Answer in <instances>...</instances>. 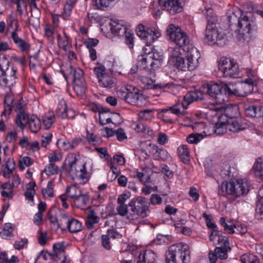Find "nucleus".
Masks as SVG:
<instances>
[{
    "instance_id": "1",
    "label": "nucleus",
    "mask_w": 263,
    "mask_h": 263,
    "mask_svg": "<svg viewBox=\"0 0 263 263\" xmlns=\"http://www.w3.org/2000/svg\"><path fill=\"white\" fill-rule=\"evenodd\" d=\"M202 94L198 91L186 93L181 100H178L173 105L161 110L159 115L161 119L166 123L173 124L176 117L183 115L185 109L194 101L202 99Z\"/></svg>"
},
{
    "instance_id": "2",
    "label": "nucleus",
    "mask_w": 263,
    "mask_h": 263,
    "mask_svg": "<svg viewBox=\"0 0 263 263\" xmlns=\"http://www.w3.org/2000/svg\"><path fill=\"white\" fill-rule=\"evenodd\" d=\"M67 160L68 166L66 168V171L71 179L77 180L81 184L86 183L89 177L86 170V163L84 161L79 160L74 153L69 154Z\"/></svg>"
},
{
    "instance_id": "3",
    "label": "nucleus",
    "mask_w": 263,
    "mask_h": 263,
    "mask_svg": "<svg viewBox=\"0 0 263 263\" xmlns=\"http://www.w3.org/2000/svg\"><path fill=\"white\" fill-rule=\"evenodd\" d=\"M216 17H207V25L204 32V39L210 45L223 46L226 43L225 34L217 26Z\"/></svg>"
},
{
    "instance_id": "4",
    "label": "nucleus",
    "mask_w": 263,
    "mask_h": 263,
    "mask_svg": "<svg viewBox=\"0 0 263 263\" xmlns=\"http://www.w3.org/2000/svg\"><path fill=\"white\" fill-rule=\"evenodd\" d=\"M166 263H188L190 260L189 247L183 243H178L169 248L166 253Z\"/></svg>"
},
{
    "instance_id": "5",
    "label": "nucleus",
    "mask_w": 263,
    "mask_h": 263,
    "mask_svg": "<svg viewBox=\"0 0 263 263\" xmlns=\"http://www.w3.org/2000/svg\"><path fill=\"white\" fill-rule=\"evenodd\" d=\"M138 65L141 68L147 70L151 73L159 68L163 62V55L157 51L139 55L138 57Z\"/></svg>"
},
{
    "instance_id": "6",
    "label": "nucleus",
    "mask_w": 263,
    "mask_h": 263,
    "mask_svg": "<svg viewBox=\"0 0 263 263\" xmlns=\"http://www.w3.org/2000/svg\"><path fill=\"white\" fill-rule=\"evenodd\" d=\"M65 248L64 242L54 243L52 246V252L42 250L37 256L34 263H36L41 257L45 260H51L53 263H69V260L66 256Z\"/></svg>"
},
{
    "instance_id": "7",
    "label": "nucleus",
    "mask_w": 263,
    "mask_h": 263,
    "mask_svg": "<svg viewBox=\"0 0 263 263\" xmlns=\"http://www.w3.org/2000/svg\"><path fill=\"white\" fill-rule=\"evenodd\" d=\"M222 192L239 197L248 194L250 190L249 183L244 179H238L235 182H223L221 185Z\"/></svg>"
},
{
    "instance_id": "8",
    "label": "nucleus",
    "mask_w": 263,
    "mask_h": 263,
    "mask_svg": "<svg viewBox=\"0 0 263 263\" xmlns=\"http://www.w3.org/2000/svg\"><path fill=\"white\" fill-rule=\"evenodd\" d=\"M206 89V93L217 104H222L228 101L229 96H231V86L228 85L222 86L217 83L208 84Z\"/></svg>"
},
{
    "instance_id": "9",
    "label": "nucleus",
    "mask_w": 263,
    "mask_h": 263,
    "mask_svg": "<svg viewBox=\"0 0 263 263\" xmlns=\"http://www.w3.org/2000/svg\"><path fill=\"white\" fill-rule=\"evenodd\" d=\"M237 26L238 33L242 35L245 40H252L257 36V25L254 21L250 20L248 16H241L238 20Z\"/></svg>"
},
{
    "instance_id": "10",
    "label": "nucleus",
    "mask_w": 263,
    "mask_h": 263,
    "mask_svg": "<svg viewBox=\"0 0 263 263\" xmlns=\"http://www.w3.org/2000/svg\"><path fill=\"white\" fill-rule=\"evenodd\" d=\"M218 68L224 78H236L239 76L238 65L233 59L222 57L219 62Z\"/></svg>"
},
{
    "instance_id": "11",
    "label": "nucleus",
    "mask_w": 263,
    "mask_h": 263,
    "mask_svg": "<svg viewBox=\"0 0 263 263\" xmlns=\"http://www.w3.org/2000/svg\"><path fill=\"white\" fill-rule=\"evenodd\" d=\"M93 71L96 74L99 85L103 88H111L115 87L117 83L116 79L112 74L106 71L103 65H98L94 67Z\"/></svg>"
},
{
    "instance_id": "12",
    "label": "nucleus",
    "mask_w": 263,
    "mask_h": 263,
    "mask_svg": "<svg viewBox=\"0 0 263 263\" xmlns=\"http://www.w3.org/2000/svg\"><path fill=\"white\" fill-rule=\"evenodd\" d=\"M101 30L105 34L111 33L115 35L123 36L127 27L122 20H110L105 21L101 26Z\"/></svg>"
},
{
    "instance_id": "13",
    "label": "nucleus",
    "mask_w": 263,
    "mask_h": 263,
    "mask_svg": "<svg viewBox=\"0 0 263 263\" xmlns=\"http://www.w3.org/2000/svg\"><path fill=\"white\" fill-rule=\"evenodd\" d=\"M69 68V74L73 79V89L78 96H81L85 93L87 89L83 71L79 68H73L72 66Z\"/></svg>"
},
{
    "instance_id": "14",
    "label": "nucleus",
    "mask_w": 263,
    "mask_h": 263,
    "mask_svg": "<svg viewBox=\"0 0 263 263\" xmlns=\"http://www.w3.org/2000/svg\"><path fill=\"white\" fill-rule=\"evenodd\" d=\"M170 39L179 47L187 45L190 42L189 37L181 29L173 24H171L166 30Z\"/></svg>"
},
{
    "instance_id": "15",
    "label": "nucleus",
    "mask_w": 263,
    "mask_h": 263,
    "mask_svg": "<svg viewBox=\"0 0 263 263\" xmlns=\"http://www.w3.org/2000/svg\"><path fill=\"white\" fill-rule=\"evenodd\" d=\"M256 85V79L253 76V78L247 79L243 82L239 84L236 88H234L233 85H230L231 90L230 95H234L237 97H246L248 94L251 93L253 90L254 85Z\"/></svg>"
},
{
    "instance_id": "16",
    "label": "nucleus",
    "mask_w": 263,
    "mask_h": 263,
    "mask_svg": "<svg viewBox=\"0 0 263 263\" xmlns=\"http://www.w3.org/2000/svg\"><path fill=\"white\" fill-rule=\"evenodd\" d=\"M137 34L142 40L146 42L147 46H149L155 40L160 36V33L155 28L145 29L142 24H139L137 28Z\"/></svg>"
},
{
    "instance_id": "17",
    "label": "nucleus",
    "mask_w": 263,
    "mask_h": 263,
    "mask_svg": "<svg viewBox=\"0 0 263 263\" xmlns=\"http://www.w3.org/2000/svg\"><path fill=\"white\" fill-rule=\"evenodd\" d=\"M126 92H121V97L127 103L137 106H141L145 102V99L144 96L140 93V90L134 88L132 91H128Z\"/></svg>"
},
{
    "instance_id": "18",
    "label": "nucleus",
    "mask_w": 263,
    "mask_h": 263,
    "mask_svg": "<svg viewBox=\"0 0 263 263\" xmlns=\"http://www.w3.org/2000/svg\"><path fill=\"white\" fill-rule=\"evenodd\" d=\"M187 65L180 66L183 68V71H192L195 70L198 66L199 59L200 54L198 49L195 47H192L187 52Z\"/></svg>"
},
{
    "instance_id": "19",
    "label": "nucleus",
    "mask_w": 263,
    "mask_h": 263,
    "mask_svg": "<svg viewBox=\"0 0 263 263\" xmlns=\"http://www.w3.org/2000/svg\"><path fill=\"white\" fill-rule=\"evenodd\" d=\"M185 0H158L159 5L171 14L182 11Z\"/></svg>"
},
{
    "instance_id": "20",
    "label": "nucleus",
    "mask_w": 263,
    "mask_h": 263,
    "mask_svg": "<svg viewBox=\"0 0 263 263\" xmlns=\"http://www.w3.org/2000/svg\"><path fill=\"white\" fill-rule=\"evenodd\" d=\"M56 114L58 117L62 119H73L76 114L75 111L70 108H68L66 102L64 99H61L56 109Z\"/></svg>"
},
{
    "instance_id": "21",
    "label": "nucleus",
    "mask_w": 263,
    "mask_h": 263,
    "mask_svg": "<svg viewBox=\"0 0 263 263\" xmlns=\"http://www.w3.org/2000/svg\"><path fill=\"white\" fill-rule=\"evenodd\" d=\"M156 255L151 250L137 252L134 261L136 263H155Z\"/></svg>"
},
{
    "instance_id": "22",
    "label": "nucleus",
    "mask_w": 263,
    "mask_h": 263,
    "mask_svg": "<svg viewBox=\"0 0 263 263\" xmlns=\"http://www.w3.org/2000/svg\"><path fill=\"white\" fill-rule=\"evenodd\" d=\"M245 114L252 118H261L263 117V106L254 104L246 105Z\"/></svg>"
},
{
    "instance_id": "23",
    "label": "nucleus",
    "mask_w": 263,
    "mask_h": 263,
    "mask_svg": "<svg viewBox=\"0 0 263 263\" xmlns=\"http://www.w3.org/2000/svg\"><path fill=\"white\" fill-rule=\"evenodd\" d=\"M169 58L171 62L174 65L178 63L181 59L183 57L184 50L182 47H170L168 49Z\"/></svg>"
},
{
    "instance_id": "24",
    "label": "nucleus",
    "mask_w": 263,
    "mask_h": 263,
    "mask_svg": "<svg viewBox=\"0 0 263 263\" xmlns=\"http://www.w3.org/2000/svg\"><path fill=\"white\" fill-rule=\"evenodd\" d=\"M141 81L143 84H146L149 88L154 89H164L166 88H170L172 84L170 83L159 82L157 84H154V81L150 78L146 76H142Z\"/></svg>"
},
{
    "instance_id": "25",
    "label": "nucleus",
    "mask_w": 263,
    "mask_h": 263,
    "mask_svg": "<svg viewBox=\"0 0 263 263\" xmlns=\"http://www.w3.org/2000/svg\"><path fill=\"white\" fill-rule=\"evenodd\" d=\"M11 37L14 43L17 45V47L22 52H26L29 49L30 45L25 40L18 36L16 30L11 32Z\"/></svg>"
},
{
    "instance_id": "26",
    "label": "nucleus",
    "mask_w": 263,
    "mask_h": 263,
    "mask_svg": "<svg viewBox=\"0 0 263 263\" xmlns=\"http://www.w3.org/2000/svg\"><path fill=\"white\" fill-rule=\"evenodd\" d=\"M131 201L135 204L138 203L142 206V211L140 213L141 218H145L149 215L150 211L148 206L147 205V199L145 197L138 196Z\"/></svg>"
},
{
    "instance_id": "27",
    "label": "nucleus",
    "mask_w": 263,
    "mask_h": 263,
    "mask_svg": "<svg viewBox=\"0 0 263 263\" xmlns=\"http://www.w3.org/2000/svg\"><path fill=\"white\" fill-rule=\"evenodd\" d=\"M225 244L217 247L215 249V252L220 259H225L228 258V252L231 250L229 247L228 238H224Z\"/></svg>"
},
{
    "instance_id": "28",
    "label": "nucleus",
    "mask_w": 263,
    "mask_h": 263,
    "mask_svg": "<svg viewBox=\"0 0 263 263\" xmlns=\"http://www.w3.org/2000/svg\"><path fill=\"white\" fill-rule=\"evenodd\" d=\"M6 64H2V60L0 61V86L2 87H8L10 89V87L13 85V78H10L8 80L5 76L4 68Z\"/></svg>"
},
{
    "instance_id": "29",
    "label": "nucleus",
    "mask_w": 263,
    "mask_h": 263,
    "mask_svg": "<svg viewBox=\"0 0 263 263\" xmlns=\"http://www.w3.org/2000/svg\"><path fill=\"white\" fill-rule=\"evenodd\" d=\"M9 62L6 59L2 60V64H6V67L4 68L5 77L8 80H10V78H13L14 85L16 83L17 79L16 76L17 68L14 66L9 67Z\"/></svg>"
},
{
    "instance_id": "30",
    "label": "nucleus",
    "mask_w": 263,
    "mask_h": 263,
    "mask_svg": "<svg viewBox=\"0 0 263 263\" xmlns=\"http://www.w3.org/2000/svg\"><path fill=\"white\" fill-rule=\"evenodd\" d=\"M30 116L27 111L16 114L15 123L22 130H24L28 123Z\"/></svg>"
},
{
    "instance_id": "31",
    "label": "nucleus",
    "mask_w": 263,
    "mask_h": 263,
    "mask_svg": "<svg viewBox=\"0 0 263 263\" xmlns=\"http://www.w3.org/2000/svg\"><path fill=\"white\" fill-rule=\"evenodd\" d=\"M99 113V122L101 125L111 122V118L109 117V110L103 107H98Z\"/></svg>"
},
{
    "instance_id": "32",
    "label": "nucleus",
    "mask_w": 263,
    "mask_h": 263,
    "mask_svg": "<svg viewBox=\"0 0 263 263\" xmlns=\"http://www.w3.org/2000/svg\"><path fill=\"white\" fill-rule=\"evenodd\" d=\"M3 167H4V169L1 171V173L3 177L6 178H9L15 169L14 161L8 159Z\"/></svg>"
},
{
    "instance_id": "33",
    "label": "nucleus",
    "mask_w": 263,
    "mask_h": 263,
    "mask_svg": "<svg viewBox=\"0 0 263 263\" xmlns=\"http://www.w3.org/2000/svg\"><path fill=\"white\" fill-rule=\"evenodd\" d=\"M73 203L74 205L80 209H84L87 205L89 201V197L86 194H83L82 192L75 199Z\"/></svg>"
},
{
    "instance_id": "34",
    "label": "nucleus",
    "mask_w": 263,
    "mask_h": 263,
    "mask_svg": "<svg viewBox=\"0 0 263 263\" xmlns=\"http://www.w3.org/2000/svg\"><path fill=\"white\" fill-rule=\"evenodd\" d=\"M28 124L31 131L33 133H37L41 127L40 120L34 115L30 116Z\"/></svg>"
},
{
    "instance_id": "35",
    "label": "nucleus",
    "mask_w": 263,
    "mask_h": 263,
    "mask_svg": "<svg viewBox=\"0 0 263 263\" xmlns=\"http://www.w3.org/2000/svg\"><path fill=\"white\" fill-rule=\"evenodd\" d=\"M69 232L71 233H76L82 230V223L79 220L71 218L69 221L68 226L67 228Z\"/></svg>"
},
{
    "instance_id": "36",
    "label": "nucleus",
    "mask_w": 263,
    "mask_h": 263,
    "mask_svg": "<svg viewBox=\"0 0 263 263\" xmlns=\"http://www.w3.org/2000/svg\"><path fill=\"white\" fill-rule=\"evenodd\" d=\"M133 126L134 129L138 133H146L151 136L154 135V132L146 124L142 122L135 123Z\"/></svg>"
},
{
    "instance_id": "37",
    "label": "nucleus",
    "mask_w": 263,
    "mask_h": 263,
    "mask_svg": "<svg viewBox=\"0 0 263 263\" xmlns=\"http://www.w3.org/2000/svg\"><path fill=\"white\" fill-rule=\"evenodd\" d=\"M99 218L97 215L93 211L91 210L87 216V219L85 222L86 227L88 229H91L93 227L95 224L99 222Z\"/></svg>"
},
{
    "instance_id": "38",
    "label": "nucleus",
    "mask_w": 263,
    "mask_h": 263,
    "mask_svg": "<svg viewBox=\"0 0 263 263\" xmlns=\"http://www.w3.org/2000/svg\"><path fill=\"white\" fill-rule=\"evenodd\" d=\"M71 219V217L68 213L65 212L61 213L59 220H58V228H60L63 230L65 228H67L68 226L69 221H70Z\"/></svg>"
},
{
    "instance_id": "39",
    "label": "nucleus",
    "mask_w": 263,
    "mask_h": 263,
    "mask_svg": "<svg viewBox=\"0 0 263 263\" xmlns=\"http://www.w3.org/2000/svg\"><path fill=\"white\" fill-rule=\"evenodd\" d=\"M119 0H92L93 5L96 9L105 10L109 7L112 2H118Z\"/></svg>"
},
{
    "instance_id": "40",
    "label": "nucleus",
    "mask_w": 263,
    "mask_h": 263,
    "mask_svg": "<svg viewBox=\"0 0 263 263\" xmlns=\"http://www.w3.org/2000/svg\"><path fill=\"white\" fill-rule=\"evenodd\" d=\"M55 121L53 112H48L43 117V124L45 129H49Z\"/></svg>"
},
{
    "instance_id": "41",
    "label": "nucleus",
    "mask_w": 263,
    "mask_h": 263,
    "mask_svg": "<svg viewBox=\"0 0 263 263\" xmlns=\"http://www.w3.org/2000/svg\"><path fill=\"white\" fill-rule=\"evenodd\" d=\"M256 175L261 180H263V158H258L253 165Z\"/></svg>"
},
{
    "instance_id": "42",
    "label": "nucleus",
    "mask_w": 263,
    "mask_h": 263,
    "mask_svg": "<svg viewBox=\"0 0 263 263\" xmlns=\"http://www.w3.org/2000/svg\"><path fill=\"white\" fill-rule=\"evenodd\" d=\"M177 153L184 163L187 162L189 159V151L187 145H182L178 147Z\"/></svg>"
},
{
    "instance_id": "43",
    "label": "nucleus",
    "mask_w": 263,
    "mask_h": 263,
    "mask_svg": "<svg viewBox=\"0 0 263 263\" xmlns=\"http://www.w3.org/2000/svg\"><path fill=\"white\" fill-rule=\"evenodd\" d=\"M128 206L130 208V210L128 211V219L129 220H135L137 219L138 217H141V212H140L137 210L135 203L130 201Z\"/></svg>"
},
{
    "instance_id": "44",
    "label": "nucleus",
    "mask_w": 263,
    "mask_h": 263,
    "mask_svg": "<svg viewBox=\"0 0 263 263\" xmlns=\"http://www.w3.org/2000/svg\"><path fill=\"white\" fill-rule=\"evenodd\" d=\"M82 191L80 188L76 185H72L68 186L66 190V193L68 197L74 200L79 195H80Z\"/></svg>"
},
{
    "instance_id": "45",
    "label": "nucleus",
    "mask_w": 263,
    "mask_h": 263,
    "mask_svg": "<svg viewBox=\"0 0 263 263\" xmlns=\"http://www.w3.org/2000/svg\"><path fill=\"white\" fill-rule=\"evenodd\" d=\"M224 238H228L226 236H220L217 232H213L210 236V239L213 242L214 245H223L225 244Z\"/></svg>"
},
{
    "instance_id": "46",
    "label": "nucleus",
    "mask_w": 263,
    "mask_h": 263,
    "mask_svg": "<svg viewBox=\"0 0 263 263\" xmlns=\"http://www.w3.org/2000/svg\"><path fill=\"white\" fill-rule=\"evenodd\" d=\"M159 148L158 147L151 143L146 144V149L144 150L145 154L147 156H152L154 159L156 157Z\"/></svg>"
},
{
    "instance_id": "47",
    "label": "nucleus",
    "mask_w": 263,
    "mask_h": 263,
    "mask_svg": "<svg viewBox=\"0 0 263 263\" xmlns=\"http://www.w3.org/2000/svg\"><path fill=\"white\" fill-rule=\"evenodd\" d=\"M40 10H35V13H31V16L29 19L30 24L35 29L40 27Z\"/></svg>"
},
{
    "instance_id": "48",
    "label": "nucleus",
    "mask_w": 263,
    "mask_h": 263,
    "mask_svg": "<svg viewBox=\"0 0 263 263\" xmlns=\"http://www.w3.org/2000/svg\"><path fill=\"white\" fill-rule=\"evenodd\" d=\"M206 136L205 133H195L190 135L187 137V141L190 144H197Z\"/></svg>"
},
{
    "instance_id": "49",
    "label": "nucleus",
    "mask_w": 263,
    "mask_h": 263,
    "mask_svg": "<svg viewBox=\"0 0 263 263\" xmlns=\"http://www.w3.org/2000/svg\"><path fill=\"white\" fill-rule=\"evenodd\" d=\"M154 109H145L139 112V117L143 120H151L154 118Z\"/></svg>"
},
{
    "instance_id": "50",
    "label": "nucleus",
    "mask_w": 263,
    "mask_h": 263,
    "mask_svg": "<svg viewBox=\"0 0 263 263\" xmlns=\"http://www.w3.org/2000/svg\"><path fill=\"white\" fill-rule=\"evenodd\" d=\"M220 224L223 227L224 231L230 234L234 233V224L231 221L227 222L224 217H221L219 220Z\"/></svg>"
},
{
    "instance_id": "51",
    "label": "nucleus",
    "mask_w": 263,
    "mask_h": 263,
    "mask_svg": "<svg viewBox=\"0 0 263 263\" xmlns=\"http://www.w3.org/2000/svg\"><path fill=\"white\" fill-rule=\"evenodd\" d=\"M53 185L54 182L51 180L48 183L47 187L42 190V194L45 198H52L54 196Z\"/></svg>"
},
{
    "instance_id": "52",
    "label": "nucleus",
    "mask_w": 263,
    "mask_h": 263,
    "mask_svg": "<svg viewBox=\"0 0 263 263\" xmlns=\"http://www.w3.org/2000/svg\"><path fill=\"white\" fill-rule=\"evenodd\" d=\"M59 167L54 163L50 162L46 165L44 170V172L48 176L58 174Z\"/></svg>"
},
{
    "instance_id": "53",
    "label": "nucleus",
    "mask_w": 263,
    "mask_h": 263,
    "mask_svg": "<svg viewBox=\"0 0 263 263\" xmlns=\"http://www.w3.org/2000/svg\"><path fill=\"white\" fill-rule=\"evenodd\" d=\"M13 229L11 224L7 223L0 232V236L3 239H7L12 235Z\"/></svg>"
},
{
    "instance_id": "54",
    "label": "nucleus",
    "mask_w": 263,
    "mask_h": 263,
    "mask_svg": "<svg viewBox=\"0 0 263 263\" xmlns=\"http://www.w3.org/2000/svg\"><path fill=\"white\" fill-rule=\"evenodd\" d=\"M241 260L243 263H260L258 258L252 254L242 255Z\"/></svg>"
},
{
    "instance_id": "55",
    "label": "nucleus",
    "mask_w": 263,
    "mask_h": 263,
    "mask_svg": "<svg viewBox=\"0 0 263 263\" xmlns=\"http://www.w3.org/2000/svg\"><path fill=\"white\" fill-rule=\"evenodd\" d=\"M126 44L129 48H132L134 47V34L132 31L128 28L126 29V32L124 33Z\"/></svg>"
},
{
    "instance_id": "56",
    "label": "nucleus",
    "mask_w": 263,
    "mask_h": 263,
    "mask_svg": "<svg viewBox=\"0 0 263 263\" xmlns=\"http://www.w3.org/2000/svg\"><path fill=\"white\" fill-rule=\"evenodd\" d=\"M57 145L59 148L64 151L71 150L70 141L66 139H60L57 142Z\"/></svg>"
},
{
    "instance_id": "57",
    "label": "nucleus",
    "mask_w": 263,
    "mask_h": 263,
    "mask_svg": "<svg viewBox=\"0 0 263 263\" xmlns=\"http://www.w3.org/2000/svg\"><path fill=\"white\" fill-rule=\"evenodd\" d=\"M86 139L88 142L93 145L99 144L101 142V138L100 137L94 135L92 133H89L87 132L86 135Z\"/></svg>"
},
{
    "instance_id": "58",
    "label": "nucleus",
    "mask_w": 263,
    "mask_h": 263,
    "mask_svg": "<svg viewBox=\"0 0 263 263\" xmlns=\"http://www.w3.org/2000/svg\"><path fill=\"white\" fill-rule=\"evenodd\" d=\"M33 163L32 159L29 157H24L19 161V167L21 170L25 169V166H29Z\"/></svg>"
},
{
    "instance_id": "59",
    "label": "nucleus",
    "mask_w": 263,
    "mask_h": 263,
    "mask_svg": "<svg viewBox=\"0 0 263 263\" xmlns=\"http://www.w3.org/2000/svg\"><path fill=\"white\" fill-rule=\"evenodd\" d=\"M234 233L243 235L247 232V227L239 223H236L234 224Z\"/></svg>"
},
{
    "instance_id": "60",
    "label": "nucleus",
    "mask_w": 263,
    "mask_h": 263,
    "mask_svg": "<svg viewBox=\"0 0 263 263\" xmlns=\"http://www.w3.org/2000/svg\"><path fill=\"white\" fill-rule=\"evenodd\" d=\"M170 158L168 152L163 148H159L155 159H160L163 161L167 160Z\"/></svg>"
},
{
    "instance_id": "61",
    "label": "nucleus",
    "mask_w": 263,
    "mask_h": 263,
    "mask_svg": "<svg viewBox=\"0 0 263 263\" xmlns=\"http://www.w3.org/2000/svg\"><path fill=\"white\" fill-rule=\"evenodd\" d=\"M237 107L236 106H228L224 109L225 115L230 118H234L237 114Z\"/></svg>"
},
{
    "instance_id": "62",
    "label": "nucleus",
    "mask_w": 263,
    "mask_h": 263,
    "mask_svg": "<svg viewBox=\"0 0 263 263\" xmlns=\"http://www.w3.org/2000/svg\"><path fill=\"white\" fill-rule=\"evenodd\" d=\"M62 158V155L60 153L53 152L49 154L48 159L49 162L54 163L60 161Z\"/></svg>"
},
{
    "instance_id": "63",
    "label": "nucleus",
    "mask_w": 263,
    "mask_h": 263,
    "mask_svg": "<svg viewBox=\"0 0 263 263\" xmlns=\"http://www.w3.org/2000/svg\"><path fill=\"white\" fill-rule=\"evenodd\" d=\"M12 107H13L16 112V114L26 111L25 105L21 102V100L17 101L14 105L12 106Z\"/></svg>"
},
{
    "instance_id": "64",
    "label": "nucleus",
    "mask_w": 263,
    "mask_h": 263,
    "mask_svg": "<svg viewBox=\"0 0 263 263\" xmlns=\"http://www.w3.org/2000/svg\"><path fill=\"white\" fill-rule=\"evenodd\" d=\"M255 216L258 219H263V203H261L259 201L256 208Z\"/></svg>"
}]
</instances>
